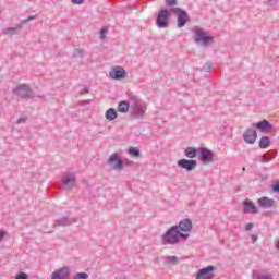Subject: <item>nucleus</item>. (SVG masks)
Returning <instances> with one entry per match:
<instances>
[{
    "label": "nucleus",
    "mask_w": 279,
    "mask_h": 279,
    "mask_svg": "<svg viewBox=\"0 0 279 279\" xmlns=\"http://www.w3.org/2000/svg\"><path fill=\"white\" fill-rule=\"evenodd\" d=\"M189 236H191V234L182 233L178 230V226H172L162 235V241L165 245H178L180 239H189Z\"/></svg>",
    "instance_id": "1"
},
{
    "label": "nucleus",
    "mask_w": 279,
    "mask_h": 279,
    "mask_svg": "<svg viewBox=\"0 0 279 279\" xmlns=\"http://www.w3.org/2000/svg\"><path fill=\"white\" fill-rule=\"evenodd\" d=\"M129 99L131 101V110H132L131 114L135 119H143L147 110V105L143 102V100L138 99V97L136 96H129Z\"/></svg>",
    "instance_id": "2"
},
{
    "label": "nucleus",
    "mask_w": 279,
    "mask_h": 279,
    "mask_svg": "<svg viewBox=\"0 0 279 279\" xmlns=\"http://www.w3.org/2000/svg\"><path fill=\"white\" fill-rule=\"evenodd\" d=\"M192 32L194 34V40L197 45L207 47L209 43H215V37L209 36L208 32L204 31L202 27L195 26Z\"/></svg>",
    "instance_id": "3"
},
{
    "label": "nucleus",
    "mask_w": 279,
    "mask_h": 279,
    "mask_svg": "<svg viewBox=\"0 0 279 279\" xmlns=\"http://www.w3.org/2000/svg\"><path fill=\"white\" fill-rule=\"evenodd\" d=\"M13 94L17 95V97H21L22 99H34V92L27 84H21L14 88Z\"/></svg>",
    "instance_id": "4"
},
{
    "label": "nucleus",
    "mask_w": 279,
    "mask_h": 279,
    "mask_svg": "<svg viewBox=\"0 0 279 279\" xmlns=\"http://www.w3.org/2000/svg\"><path fill=\"white\" fill-rule=\"evenodd\" d=\"M169 19H171V13L169 12V10L167 9L160 10L156 19L157 27H160V28L169 27Z\"/></svg>",
    "instance_id": "5"
},
{
    "label": "nucleus",
    "mask_w": 279,
    "mask_h": 279,
    "mask_svg": "<svg viewBox=\"0 0 279 279\" xmlns=\"http://www.w3.org/2000/svg\"><path fill=\"white\" fill-rule=\"evenodd\" d=\"M171 12L178 15L177 26L184 27L189 21V13H186V11H182L180 8H172Z\"/></svg>",
    "instance_id": "6"
},
{
    "label": "nucleus",
    "mask_w": 279,
    "mask_h": 279,
    "mask_svg": "<svg viewBox=\"0 0 279 279\" xmlns=\"http://www.w3.org/2000/svg\"><path fill=\"white\" fill-rule=\"evenodd\" d=\"M76 182L77 179L75 178V174L71 173H65L61 179V184L66 191H71V189H74Z\"/></svg>",
    "instance_id": "7"
},
{
    "label": "nucleus",
    "mask_w": 279,
    "mask_h": 279,
    "mask_svg": "<svg viewBox=\"0 0 279 279\" xmlns=\"http://www.w3.org/2000/svg\"><path fill=\"white\" fill-rule=\"evenodd\" d=\"M108 165H111V169L114 171H123V160L119 158V154L113 153L109 159H108Z\"/></svg>",
    "instance_id": "8"
},
{
    "label": "nucleus",
    "mask_w": 279,
    "mask_h": 279,
    "mask_svg": "<svg viewBox=\"0 0 279 279\" xmlns=\"http://www.w3.org/2000/svg\"><path fill=\"white\" fill-rule=\"evenodd\" d=\"M180 169H184L187 172H191L197 168V160L195 159H181L177 162Z\"/></svg>",
    "instance_id": "9"
},
{
    "label": "nucleus",
    "mask_w": 279,
    "mask_h": 279,
    "mask_svg": "<svg viewBox=\"0 0 279 279\" xmlns=\"http://www.w3.org/2000/svg\"><path fill=\"white\" fill-rule=\"evenodd\" d=\"M198 158L201 162H213V160H215V155L213 154V150L201 147L198 148Z\"/></svg>",
    "instance_id": "10"
},
{
    "label": "nucleus",
    "mask_w": 279,
    "mask_h": 279,
    "mask_svg": "<svg viewBox=\"0 0 279 279\" xmlns=\"http://www.w3.org/2000/svg\"><path fill=\"white\" fill-rule=\"evenodd\" d=\"M215 266H207L206 268L199 269L196 279H211L215 278Z\"/></svg>",
    "instance_id": "11"
},
{
    "label": "nucleus",
    "mask_w": 279,
    "mask_h": 279,
    "mask_svg": "<svg viewBox=\"0 0 279 279\" xmlns=\"http://www.w3.org/2000/svg\"><path fill=\"white\" fill-rule=\"evenodd\" d=\"M243 138L248 145H254V143H256V138H258L256 129H254V126L253 129H247L243 134Z\"/></svg>",
    "instance_id": "12"
},
{
    "label": "nucleus",
    "mask_w": 279,
    "mask_h": 279,
    "mask_svg": "<svg viewBox=\"0 0 279 279\" xmlns=\"http://www.w3.org/2000/svg\"><path fill=\"white\" fill-rule=\"evenodd\" d=\"M243 213L244 215H258V207L254 205V202L246 198L243 202Z\"/></svg>",
    "instance_id": "13"
},
{
    "label": "nucleus",
    "mask_w": 279,
    "mask_h": 279,
    "mask_svg": "<svg viewBox=\"0 0 279 279\" xmlns=\"http://www.w3.org/2000/svg\"><path fill=\"white\" fill-rule=\"evenodd\" d=\"M73 223H77V218L64 217L61 219L54 220L53 228H66Z\"/></svg>",
    "instance_id": "14"
},
{
    "label": "nucleus",
    "mask_w": 279,
    "mask_h": 279,
    "mask_svg": "<svg viewBox=\"0 0 279 279\" xmlns=\"http://www.w3.org/2000/svg\"><path fill=\"white\" fill-rule=\"evenodd\" d=\"M253 128H256V130H259V132L269 134V132H271V130H274V124L269 123V121H267V120H263L256 124H253Z\"/></svg>",
    "instance_id": "15"
},
{
    "label": "nucleus",
    "mask_w": 279,
    "mask_h": 279,
    "mask_svg": "<svg viewBox=\"0 0 279 279\" xmlns=\"http://www.w3.org/2000/svg\"><path fill=\"white\" fill-rule=\"evenodd\" d=\"M109 75L112 80H123L126 77L128 73L123 66H117L109 72Z\"/></svg>",
    "instance_id": "16"
},
{
    "label": "nucleus",
    "mask_w": 279,
    "mask_h": 279,
    "mask_svg": "<svg viewBox=\"0 0 279 279\" xmlns=\"http://www.w3.org/2000/svg\"><path fill=\"white\" fill-rule=\"evenodd\" d=\"M71 271L69 270V267H62L56 271L52 272L51 279H69Z\"/></svg>",
    "instance_id": "17"
},
{
    "label": "nucleus",
    "mask_w": 279,
    "mask_h": 279,
    "mask_svg": "<svg viewBox=\"0 0 279 279\" xmlns=\"http://www.w3.org/2000/svg\"><path fill=\"white\" fill-rule=\"evenodd\" d=\"M177 227L179 232H191V230H193V222L191 219H183Z\"/></svg>",
    "instance_id": "18"
},
{
    "label": "nucleus",
    "mask_w": 279,
    "mask_h": 279,
    "mask_svg": "<svg viewBox=\"0 0 279 279\" xmlns=\"http://www.w3.org/2000/svg\"><path fill=\"white\" fill-rule=\"evenodd\" d=\"M257 203H258V206H260V208H274L276 201L267 196H264L259 198Z\"/></svg>",
    "instance_id": "19"
},
{
    "label": "nucleus",
    "mask_w": 279,
    "mask_h": 279,
    "mask_svg": "<svg viewBox=\"0 0 279 279\" xmlns=\"http://www.w3.org/2000/svg\"><path fill=\"white\" fill-rule=\"evenodd\" d=\"M253 279H274V275L265 270H254L252 274Z\"/></svg>",
    "instance_id": "20"
},
{
    "label": "nucleus",
    "mask_w": 279,
    "mask_h": 279,
    "mask_svg": "<svg viewBox=\"0 0 279 279\" xmlns=\"http://www.w3.org/2000/svg\"><path fill=\"white\" fill-rule=\"evenodd\" d=\"M19 29H23L22 24H17L15 27H9L3 31L5 36H14V34H19Z\"/></svg>",
    "instance_id": "21"
},
{
    "label": "nucleus",
    "mask_w": 279,
    "mask_h": 279,
    "mask_svg": "<svg viewBox=\"0 0 279 279\" xmlns=\"http://www.w3.org/2000/svg\"><path fill=\"white\" fill-rule=\"evenodd\" d=\"M197 155H199V148L190 146L185 149L186 158H191L193 160V158H196Z\"/></svg>",
    "instance_id": "22"
},
{
    "label": "nucleus",
    "mask_w": 279,
    "mask_h": 279,
    "mask_svg": "<svg viewBox=\"0 0 279 279\" xmlns=\"http://www.w3.org/2000/svg\"><path fill=\"white\" fill-rule=\"evenodd\" d=\"M271 145V140L268 136H262L259 140V147L260 149H267Z\"/></svg>",
    "instance_id": "23"
},
{
    "label": "nucleus",
    "mask_w": 279,
    "mask_h": 279,
    "mask_svg": "<svg viewBox=\"0 0 279 279\" xmlns=\"http://www.w3.org/2000/svg\"><path fill=\"white\" fill-rule=\"evenodd\" d=\"M119 112L125 113L128 110H130V102L128 100H122L118 105Z\"/></svg>",
    "instance_id": "24"
},
{
    "label": "nucleus",
    "mask_w": 279,
    "mask_h": 279,
    "mask_svg": "<svg viewBox=\"0 0 279 279\" xmlns=\"http://www.w3.org/2000/svg\"><path fill=\"white\" fill-rule=\"evenodd\" d=\"M117 117H119V114L117 113V110H114L113 108H110L106 111V119L108 121H114Z\"/></svg>",
    "instance_id": "25"
},
{
    "label": "nucleus",
    "mask_w": 279,
    "mask_h": 279,
    "mask_svg": "<svg viewBox=\"0 0 279 279\" xmlns=\"http://www.w3.org/2000/svg\"><path fill=\"white\" fill-rule=\"evenodd\" d=\"M163 265H178V257L177 256L163 257Z\"/></svg>",
    "instance_id": "26"
},
{
    "label": "nucleus",
    "mask_w": 279,
    "mask_h": 279,
    "mask_svg": "<svg viewBox=\"0 0 279 279\" xmlns=\"http://www.w3.org/2000/svg\"><path fill=\"white\" fill-rule=\"evenodd\" d=\"M130 156H133L134 158H141V149L136 147H130L129 148Z\"/></svg>",
    "instance_id": "27"
},
{
    "label": "nucleus",
    "mask_w": 279,
    "mask_h": 279,
    "mask_svg": "<svg viewBox=\"0 0 279 279\" xmlns=\"http://www.w3.org/2000/svg\"><path fill=\"white\" fill-rule=\"evenodd\" d=\"M73 279H88V274L86 272H77Z\"/></svg>",
    "instance_id": "28"
},
{
    "label": "nucleus",
    "mask_w": 279,
    "mask_h": 279,
    "mask_svg": "<svg viewBox=\"0 0 279 279\" xmlns=\"http://www.w3.org/2000/svg\"><path fill=\"white\" fill-rule=\"evenodd\" d=\"M106 34H108V28H107V26H105V27H102V28L100 29V38H101V40H104V39L106 38Z\"/></svg>",
    "instance_id": "29"
},
{
    "label": "nucleus",
    "mask_w": 279,
    "mask_h": 279,
    "mask_svg": "<svg viewBox=\"0 0 279 279\" xmlns=\"http://www.w3.org/2000/svg\"><path fill=\"white\" fill-rule=\"evenodd\" d=\"M166 5L173 8V5H178V0H166Z\"/></svg>",
    "instance_id": "30"
},
{
    "label": "nucleus",
    "mask_w": 279,
    "mask_h": 279,
    "mask_svg": "<svg viewBox=\"0 0 279 279\" xmlns=\"http://www.w3.org/2000/svg\"><path fill=\"white\" fill-rule=\"evenodd\" d=\"M15 279H27V274L25 272H20L15 276Z\"/></svg>",
    "instance_id": "31"
},
{
    "label": "nucleus",
    "mask_w": 279,
    "mask_h": 279,
    "mask_svg": "<svg viewBox=\"0 0 279 279\" xmlns=\"http://www.w3.org/2000/svg\"><path fill=\"white\" fill-rule=\"evenodd\" d=\"M271 158L267 157V155L260 156V162H270Z\"/></svg>",
    "instance_id": "32"
},
{
    "label": "nucleus",
    "mask_w": 279,
    "mask_h": 279,
    "mask_svg": "<svg viewBox=\"0 0 279 279\" xmlns=\"http://www.w3.org/2000/svg\"><path fill=\"white\" fill-rule=\"evenodd\" d=\"M204 71L208 72L210 71V69H213V65L210 63H206L204 66H203Z\"/></svg>",
    "instance_id": "33"
},
{
    "label": "nucleus",
    "mask_w": 279,
    "mask_h": 279,
    "mask_svg": "<svg viewBox=\"0 0 279 279\" xmlns=\"http://www.w3.org/2000/svg\"><path fill=\"white\" fill-rule=\"evenodd\" d=\"M252 228H254V223L250 222V223L246 225L245 231L250 232V230H252Z\"/></svg>",
    "instance_id": "34"
},
{
    "label": "nucleus",
    "mask_w": 279,
    "mask_h": 279,
    "mask_svg": "<svg viewBox=\"0 0 279 279\" xmlns=\"http://www.w3.org/2000/svg\"><path fill=\"white\" fill-rule=\"evenodd\" d=\"M27 122V118H20L17 119L16 123L21 124V123H26Z\"/></svg>",
    "instance_id": "35"
},
{
    "label": "nucleus",
    "mask_w": 279,
    "mask_h": 279,
    "mask_svg": "<svg viewBox=\"0 0 279 279\" xmlns=\"http://www.w3.org/2000/svg\"><path fill=\"white\" fill-rule=\"evenodd\" d=\"M34 19H36V16L31 15L26 20H24L23 23H29V21H34Z\"/></svg>",
    "instance_id": "36"
},
{
    "label": "nucleus",
    "mask_w": 279,
    "mask_h": 279,
    "mask_svg": "<svg viewBox=\"0 0 279 279\" xmlns=\"http://www.w3.org/2000/svg\"><path fill=\"white\" fill-rule=\"evenodd\" d=\"M72 3H75L76 5H82V3H84V0H72Z\"/></svg>",
    "instance_id": "37"
},
{
    "label": "nucleus",
    "mask_w": 279,
    "mask_h": 279,
    "mask_svg": "<svg viewBox=\"0 0 279 279\" xmlns=\"http://www.w3.org/2000/svg\"><path fill=\"white\" fill-rule=\"evenodd\" d=\"M272 191H275V193H279V182L272 186Z\"/></svg>",
    "instance_id": "38"
},
{
    "label": "nucleus",
    "mask_w": 279,
    "mask_h": 279,
    "mask_svg": "<svg viewBox=\"0 0 279 279\" xmlns=\"http://www.w3.org/2000/svg\"><path fill=\"white\" fill-rule=\"evenodd\" d=\"M4 236H5V231L0 230V242L3 241Z\"/></svg>",
    "instance_id": "39"
},
{
    "label": "nucleus",
    "mask_w": 279,
    "mask_h": 279,
    "mask_svg": "<svg viewBox=\"0 0 279 279\" xmlns=\"http://www.w3.org/2000/svg\"><path fill=\"white\" fill-rule=\"evenodd\" d=\"M89 90L88 88H84L82 92H81V95H88Z\"/></svg>",
    "instance_id": "40"
},
{
    "label": "nucleus",
    "mask_w": 279,
    "mask_h": 279,
    "mask_svg": "<svg viewBox=\"0 0 279 279\" xmlns=\"http://www.w3.org/2000/svg\"><path fill=\"white\" fill-rule=\"evenodd\" d=\"M252 241L253 243H256V241H258V235H252Z\"/></svg>",
    "instance_id": "41"
},
{
    "label": "nucleus",
    "mask_w": 279,
    "mask_h": 279,
    "mask_svg": "<svg viewBox=\"0 0 279 279\" xmlns=\"http://www.w3.org/2000/svg\"><path fill=\"white\" fill-rule=\"evenodd\" d=\"M76 52H77L78 56H82V53H84V51L80 50V49H76Z\"/></svg>",
    "instance_id": "42"
},
{
    "label": "nucleus",
    "mask_w": 279,
    "mask_h": 279,
    "mask_svg": "<svg viewBox=\"0 0 279 279\" xmlns=\"http://www.w3.org/2000/svg\"><path fill=\"white\" fill-rule=\"evenodd\" d=\"M274 3H276V1H274V0H268V4H269V5H274Z\"/></svg>",
    "instance_id": "43"
},
{
    "label": "nucleus",
    "mask_w": 279,
    "mask_h": 279,
    "mask_svg": "<svg viewBox=\"0 0 279 279\" xmlns=\"http://www.w3.org/2000/svg\"><path fill=\"white\" fill-rule=\"evenodd\" d=\"M276 247L279 250V240L277 241Z\"/></svg>",
    "instance_id": "44"
}]
</instances>
